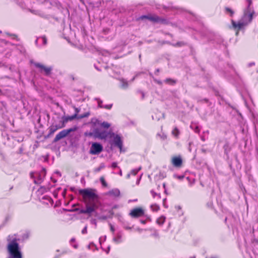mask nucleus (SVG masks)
I'll list each match as a JSON object with an SVG mask.
<instances>
[{
  "instance_id": "obj_1",
  "label": "nucleus",
  "mask_w": 258,
  "mask_h": 258,
  "mask_svg": "<svg viewBox=\"0 0 258 258\" xmlns=\"http://www.w3.org/2000/svg\"><path fill=\"white\" fill-rule=\"evenodd\" d=\"M95 191L96 190L92 188L82 189L79 191V194L83 197L86 204V212L88 214L94 212L98 208V196Z\"/></svg>"
},
{
  "instance_id": "obj_2",
  "label": "nucleus",
  "mask_w": 258,
  "mask_h": 258,
  "mask_svg": "<svg viewBox=\"0 0 258 258\" xmlns=\"http://www.w3.org/2000/svg\"><path fill=\"white\" fill-rule=\"evenodd\" d=\"M252 4V0H245V8L243 10V15L240 20L238 23H236L232 20L233 27L235 30L238 31L241 29L252 21L253 16L255 14Z\"/></svg>"
},
{
  "instance_id": "obj_3",
  "label": "nucleus",
  "mask_w": 258,
  "mask_h": 258,
  "mask_svg": "<svg viewBox=\"0 0 258 258\" xmlns=\"http://www.w3.org/2000/svg\"><path fill=\"white\" fill-rule=\"evenodd\" d=\"M90 114H74L71 116H63L62 117H58L57 120L54 122L48 128V136L52 135L57 130L64 127L66 123L75 119H81L87 117Z\"/></svg>"
},
{
  "instance_id": "obj_4",
  "label": "nucleus",
  "mask_w": 258,
  "mask_h": 258,
  "mask_svg": "<svg viewBox=\"0 0 258 258\" xmlns=\"http://www.w3.org/2000/svg\"><path fill=\"white\" fill-rule=\"evenodd\" d=\"M12 236L11 235H9L7 237L8 258H22V253L17 239L16 238L12 239Z\"/></svg>"
},
{
  "instance_id": "obj_5",
  "label": "nucleus",
  "mask_w": 258,
  "mask_h": 258,
  "mask_svg": "<svg viewBox=\"0 0 258 258\" xmlns=\"http://www.w3.org/2000/svg\"><path fill=\"white\" fill-rule=\"evenodd\" d=\"M46 170L45 168H42L40 172H31L30 173V177L34 180L35 184H40L42 182L43 179L46 175Z\"/></svg>"
},
{
  "instance_id": "obj_6",
  "label": "nucleus",
  "mask_w": 258,
  "mask_h": 258,
  "mask_svg": "<svg viewBox=\"0 0 258 258\" xmlns=\"http://www.w3.org/2000/svg\"><path fill=\"white\" fill-rule=\"evenodd\" d=\"M78 129L77 126H74L73 127L63 130L60 132L58 134L56 135L53 140V142L55 143L59 141L60 140L66 137L72 132L76 131Z\"/></svg>"
},
{
  "instance_id": "obj_7",
  "label": "nucleus",
  "mask_w": 258,
  "mask_h": 258,
  "mask_svg": "<svg viewBox=\"0 0 258 258\" xmlns=\"http://www.w3.org/2000/svg\"><path fill=\"white\" fill-rule=\"evenodd\" d=\"M109 138L111 139L112 145L118 147L120 149V151H121L123 144L120 136L112 132Z\"/></svg>"
},
{
  "instance_id": "obj_8",
  "label": "nucleus",
  "mask_w": 258,
  "mask_h": 258,
  "mask_svg": "<svg viewBox=\"0 0 258 258\" xmlns=\"http://www.w3.org/2000/svg\"><path fill=\"white\" fill-rule=\"evenodd\" d=\"M111 133L112 132H110L100 131L98 129H95L93 132L90 133L89 135L90 136H94L96 138H98L101 139H105L107 138H109Z\"/></svg>"
},
{
  "instance_id": "obj_9",
  "label": "nucleus",
  "mask_w": 258,
  "mask_h": 258,
  "mask_svg": "<svg viewBox=\"0 0 258 258\" xmlns=\"http://www.w3.org/2000/svg\"><path fill=\"white\" fill-rule=\"evenodd\" d=\"M140 19L141 20L147 19L152 22L160 23H164L166 21L165 19L157 16L143 15L140 17Z\"/></svg>"
},
{
  "instance_id": "obj_10",
  "label": "nucleus",
  "mask_w": 258,
  "mask_h": 258,
  "mask_svg": "<svg viewBox=\"0 0 258 258\" xmlns=\"http://www.w3.org/2000/svg\"><path fill=\"white\" fill-rule=\"evenodd\" d=\"M103 147L100 143L95 142L93 143L90 150V153L92 155H97L102 152Z\"/></svg>"
},
{
  "instance_id": "obj_11",
  "label": "nucleus",
  "mask_w": 258,
  "mask_h": 258,
  "mask_svg": "<svg viewBox=\"0 0 258 258\" xmlns=\"http://www.w3.org/2000/svg\"><path fill=\"white\" fill-rule=\"evenodd\" d=\"M34 64L35 67L39 69V72L41 73L44 72L45 76H49L52 70V68L51 67H46L38 62H35Z\"/></svg>"
},
{
  "instance_id": "obj_12",
  "label": "nucleus",
  "mask_w": 258,
  "mask_h": 258,
  "mask_svg": "<svg viewBox=\"0 0 258 258\" xmlns=\"http://www.w3.org/2000/svg\"><path fill=\"white\" fill-rule=\"evenodd\" d=\"M144 214V210L141 208H137L133 209L130 215L133 218H138L143 216Z\"/></svg>"
},
{
  "instance_id": "obj_13",
  "label": "nucleus",
  "mask_w": 258,
  "mask_h": 258,
  "mask_svg": "<svg viewBox=\"0 0 258 258\" xmlns=\"http://www.w3.org/2000/svg\"><path fill=\"white\" fill-rule=\"evenodd\" d=\"M39 201L46 205L52 206L53 201L51 198L48 196H44L42 198H39Z\"/></svg>"
},
{
  "instance_id": "obj_14",
  "label": "nucleus",
  "mask_w": 258,
  "mask_h": 258,
  "mask_svg": "<svg viewBox=\"0 0 258 258\" xmlns=\"http://www.w3.org/2000/svg\"><path fill=\"white\" fill-rule=\"evenodd\" d=\"M106 195L109 196L114 197V198L118 197L120 195V191L117 188H114V189H112L109 190L106 194Z\"/></svg>"
},
{
  "instance_id": "obj_15",
  "label": "nucleus",
  "mask_w": 258,
  "mask_h": 258,
  "mask_svg": "<svg viewBox=\"0 0 258 258\" xmlns=\"http://www.w3.org/2000/svg\"><path fill=\"white\" fill-rule=\"evenodd\" d=\"M113 241L116 244L122 242V239L121 232H119L116 234V235L113 238Z\"/></svg>"
},
{
  "instance_id": "obj_16",
  "label": "nucleus",
  "mask_w": 258,
  "mask_h": 258,
  "mask_svg": "<svg viewBox=\"0 0 258 258\" xmlns=\"http://www.w3.org/2000/svg\"><path fill=\"white\" fill-rule=\"evenodd\" d=\"M95 100H96L97 101L98 106L100 108H105L106 109H110L112 106V104L103 105H102L103 101L101 100H100L99 98H95Z\"/></svg>"
},
{
  "instance_id": "obj_17",
  "label": "nucleus",
  "mask_w": 258,
  "mask_h": 258,
  "mask_svg": "<svg viewBox=\"0 0 258 258\" xmlns=\"http://www.w3.org/2000/svg\"><path fill=\"white\" fill-rule=\"evenodd\" d=\"M118 80L120 82L119 86L121 88L126 89L128 88V83L126 80L122 78H119Z\"/></svg>"
},
{
  "instance_id": "obj_18",
  "label": "nucleus",
  "mask_w": 258,
  "mask_h": 258,
  "mask_svg": "<svg viewBox=\"0 0 258 258\" xmlns=\"http://www.w3.org/2000/svg\"><path fill=\"white\" fill-rule=\"evenodd\" d=\"M49 190V187H45L44 186H41L37 190V194L38 196L42 195L44 192Z\"/></svg>"
},
{
  "instance_id": "obj_19",
  "label": "nucleus",
  "mask_w": 258,
  "mask_h": 258,
  "mask_svg": "<svg viewBox=\"0 0 258 258\" xmlns=\"http://www.w3.org/2000/svg\"><path fill=\"white\" fill-rule=\"evenodd\" d=\"M36 118V122L34 121V122L35 127L39 128L42 127L43 125L41 123V118L40 116L39 115V114H37Z\"/></svg>"
},
{
  "instance_id": "obj_20",
  "label": "nucleus",
  "mask_w": 258,
  "mask_h": 258,
  "mask_svg": "<svg viewBox=\"0 0 258 258\" xmlns=\"http://www.w3.org/2000/svg\"><path fill=\"white\" fill-rule=\"evenodd\" d=\"M190 127L196 133H199L200 131L199 125L197 123L192 122L190 125Z\"/></svg>"
},
{
  "instance_id": "obj_21",
  "label": "nucleus",
  "mask_w": 258,
  "mask_h": 258,
  "mask_svg": "<svg viewBox=\"0 0 258 258\" xmlns=\"http://www.w3.org/2000/svg\"><path fill=\"white\" fill-rule=\"evenodd\" d=\"M164 114H153L152 116V119L156 121H159V120L164 118Z\"/></svg>"
},
{
  "instance_id": "obj_22",
  "label": "nucleus",
  "mask_w": 258,
  "mask_h": 258,
  "mask_svg": "<svg viewBox=\"0 0 258 258\" xmlns=\"http://www.w3.org/2000/svg\"><path fill=\"white\" fill-rule=\"evenodd\" d=\"M165 217L163 216H161L157 219L156 222L159 225H162L165 222Z\"/></svg>"
},
{
  "instance_id": "obj_23",
  "label": "nucleus",
  "mask_w": 258,
  "mask_h": 258,
  "mask_svg": "<svg viewBox=\"0 0 258 258\" xmlns=\"http://www.w3.org/2000/svg\"><path fill=\"white\" fill-rule=\"evenodd\" d=\"M164 82L167 83V84H170L171 85H174L176 84V81L175 80H173V79H170V78H168V79H166Z\"/></svg>"
},
{
  "instance_id": "obj_24",
  "label": "nucleus",
  "mask_w": 258,
  "mask_h": 258,
  "mask_svg": "<svg viewBox=\"0 0 258 258\" xmlns=\"http://www.w3.org/2000/svg\"><path fill=\"white\" fill-rule=\"evenodd\" d=\"M151 194L153 198H157L158 199H161L160 194L156 193L153 190H151Z\"/></svg>"
},
{
  "instance_id": "obj_25",
  "label": "nucleus",
  "mask_w": 258,
  "mask_h": 258,
  "mask_svg": "<svg viewBox=\"0 0 258 258\" xmlns=\"http://www.w3.org/2000/svg\"><path fill=\"white\" fill-rule=\"evenodd\" d=\"M151 210L154 212H156L159 210V206L157 204H153L151 205Z\"/></svg>"
},
{
  "instance_id": "obj_26",
  "label": "nucleus",
  "mask_w": 258,
  "mask_h": 258,
  "mask_svg": "<svg viewBox=\"0 0 258 258\" xmlns=\"http://www.w3.org/2000/svg\"><path fill=\"white\" fill-rule=\"evenodd\" d=\"M172 165L177 167V156H175L172 158V161H171Z\"/></svg>"
},
{
  "instance_id": "obj_27",
  "label": "nucleus",
  "mask_w": 258,
  "mask_h": 258,
  "mask_svg": "<svg viewBox=\"0 0 258 258\" xmlns=\"http://www.w3.org/2000/svg\"><path fill=\"white\" fill-rule=\"evenodd\" d=\"M157 136L159 137L162 140H165L167 138L166 135L164 133H158Z\"/></svg>"
},
{
  "instance_id": "obj_28",
  "label": "nucleus",
  "mask_w": 258,
  "mask_h": 258,
  "mask_svg": "<svg viewBox=\"0 0 258 258\" xmlns=\"http://www.w3.org/2000/svg\"><path fill=\"white\" fill-rule=\"evenodd\" d=\"M141 169V167H140L136 169H134L131 171V174L133 175H136L138 172Z\"/></svg>"
},
{
  "instance_id": "obj_29",
  "label": "nucleus",
  "mask_w": 258,
  "mask_h": 258,
  "mask_svg": "<svg viewBox=\"0 0 258 258\" xmlns=\"http://www.w3.org/2000/svg\"><path fill=\"white\" fill-rule=\"evenodd\" d=\"M100 181L102 185L104 187H107V182L105 181V179L103 177H101L100 178Z\"/></svg>"
},
{
  "instance_id": "obj_30",
  "label": "nucleus",
  "mask_w": 258,
  "mask_h": 258,
  "mask_svg": "<svg viewBox=\"0 0 258 258\" xmlns=\"http://www.w3.org/2000/svg\"><path fill=\"white\" fill-rule=\"evenodd\" d=\"M101 126L104 128H108L110 127V124L107 122L104 121L101 124Z\"/></svg>"
},
{
  "instance_id": "obj_31",
  "label": "nucleus",
  "mask_w": 258,
  "mask_h": 258,
  "mask_svg": "<svg viewBox=\"0 0 258 258\" xmlns=\"http://www.w3.org/2000/svg\"><path fill=\"white\" fill-rule=\"evenodd\" d=\"M225 11L226 12L229 13L230 14L231 16H232L234 14V11L232 10H231V9H230L229 8L226 7L225 8Z\"/></svg>"
},
{
  "instance_id": "obj_32",
  "label": "nucleus",
  "mask_w": 258,
  "mask_h": 258,
  "mask_svg": "<svg viewBox=\"0 0 258 258\" xmlns=\"http://www.w3.org/2000/svg\"><path fill=\"white\" fill-rule=\"evenodd\" d=\"M105 167L103 163H102L100 164V165L99 166V167H98V168H96L95 169V172H99L100 171L102 168H103L104 167Z\"/></svg>"
},
{
  "instance_id": "obj_33",
  "label": "nucleus",
  "mask_w": 258,
  "mask_h": 258,
  "mask_svg": "<svg viewBox=\"0 0 258 258\" xmlns=\"http://www.w3.org/2000/svg\"><path fill=\"white\" fill-rule=\"evenodd\" d=\"M172 134L175 137H176L177 136V127H175L174 128V129L172 131Z\"/></svg>"
},
{
  "instance_id": "obj_34",
  "label": "nucleus",
  "mask_w": 258,
  "mask_h": 258,
  "mask_svg": "<svg viewBox=\"0 0 258 258\" xmlns=\"http://www.w3.org/2000/svg\"><path fill=\"white\" fill-rule=\"evenodd\" d=\"M41 39H42V43L43 45H45L47 43V39L45 36H43L41 37Z\"/></svg>"
},
{
  "instance_id": "obj_35",
  "label": "nucleus",
  "mask_w": 258,
  "mask_h": 258,
  "mask_svg": "<svg viewBox=\"0 0 258 258\" xmlns=\"http://www.w3.org/2000/svg\"><path fill=\"white\" fill-rule=\"evenodd\" d=\"M82 233L85 234L87 233V226H85V227L82 230Z\"/></svg>"
},
{
  "instance_id": "obj_36",
  "label": "nucleus",
  "mask_w": 258,
  "mask_h": 258,
  "mask_svg": "<svg viewBox=\"0 0 258 258\" xmlns=\"http://www.w3.org/2000/svg\"><path fill=\"white\" fill-rule=\"evenodd\" d=\"M188 181H189V183L190 185H191L192 183H194V181H195V179H192L191 180L189 178V177H187L186 178Z\"/></svg>"
},
{
  "instance_id": "obj_37",
  "label": "nucleus",
  "mask_w": 258,
  "mask_h": 258,
  "mask_svg": "<svg viewBox=\"0 0 258 258\" xmlns=\"http://www.w3.org/2000/svg\"><path fill=\"white\" fill-rule=\"evenodd\" d=\"M182 163V160L180 156H178V167H179Z\"/></svg>"
},
{
  "instance_id": "obj_38",
  "label": "nucleus",
  "mask_w": 258,
  "mask_h": 258,
  "mask_svg": "<svg viewBox=\"0 0 258 258\" xmlns=\"http://www.w3.org/2000/svg\"><path fill=\"white\" fill-rule=\"evenodd\" d=\"M109 226H110V230L111 231L114 233V231H115V228L114 227H113V226L110 223L109 224Z\"/></svg>"
},
{
  "instance_id": "obj_39",
  "label": "nucleus",
  "mask_w": 258,
  "mask_h": 258,
  "mask_svg": "<svg viewBox=\"0 0 258 258\" xmlns=\"http://www.w3.org/2000/svg\"><path fill=\"white\" fill-rule=\"evenodd\" d=\"M111 167L113 168L117 167V163L115 162H113L111 164Z\"/></svg>"
},
{
  "instance_id": "obj_40",
  "label": "nucleus",
  "mask_w": 258,
  "mask_h": 258,
  "mask_svg": "<svg viewBox=\"0 0 258 258\" xmlns=\"http://www.w3.org/2000/svg\"><path fill=\"white\" fill-rule=\"evenodd\" d=\"M100 220H106L107 219V217L106 216H101L98 218Z\"/></svg>"
},
{
  "instance_id": "obj_41",
  "label": "nucleus",
  "mask_w": 258,
  "mask_h": 258,
  "mask_svg": "<svg viewBox=\"0 0 258 258\" xmlns=\"http://www.w3.org/2000/svg\"><path fill=\"white\" fill-rule=\"evenodd\" d=\"M75 113H79V112H80L81 111V108L80 107H79V108L75 107Z\"/></svg>"
},
{
  "instance_id": "obj_42",
  "label": "nucleus",
  "mask_w": 258,
  "mask_h": 258,
  "mask_svg": "<svg viewBox=\"0 0 258 258\" xmlns=\"http://www.w3.org/2000/svg\"><path fill=\"white\" fill-rule=\"evenodd\" d=\"M138 92L141 93V94L142 95V99H143L144 98V96H145V94H144V92L141 91H139Z\"/></svg>"
},
{
  "instance_id": "obj_43",
  "label": "nucleus",
  "mask_w": 258,
  "mask_h": 258,
  "mask_svg": "<svg viewBox=\"0 0 258 258\" xmlns=\"http://www.w3.org/2000/svg\"><path fill=\"white\" fill-rule=\"evenodd\" d=\"M91 222L92 224H94L95 226H97V222L95 219L92 220Z\"/></svg>"
},
{
  "instance_id": "obj_44",
  "label": "nucleus",
  "mask_w": 258,
  "mask_h": 258,
  "mask_svg": "<svg viewBox=\"0 0 258 258\" xmlns=\"http://www.w3.org/2000/svg\"><path fill=\"white\" fill-rule=\"evenodd\" d=\"M154 81L155 82H156L157 84H159V85H161L162 84V82L161 81H159V80H156L155 79H154Z\"/></svg>"
},
{
  "instance_id": "obj_45",
  "label": "nucleus",
  "mask_w": 258,
  "mask_h": 258,
  "mask_svg": "<svg viewBox=\"0 0 258 258\" xmlns=\"http://www.w3.org/2000/svg\"><path fill=\"white\" fill-rule=\"evenodd\" d=\"M80 213H81V214H87L86 209H81L80 210Z\"/></svg>"
},
{
  "instance_id": "obj_46",
  "label": "nucleus",
  "mask_w": 258,
  "mask_h": 258,
  "mask_svg": "<svg viewBox=\"0 0 258 258\" xmlns=\"http://www.w3.org/2000/svg\"><path fill=\"white\" fill-rule=\"evenodd\" d=\"M212 202H209L207 203V206L208 207L211 208L212 207Z\"/></svg>"
},
{
  "instance_id": "obj_47",
  "label": "nucleus",
  "mask_w": 258,
  "mask_h": 258,
  "mask_svg": "<svg viewBox=\"0 0 258 258\" xmlns=\"http://www.w3.org/2000/svg\"><path fill=\"white\" fill-rule=\"evenodd\" d=\"M255 64L254 62H250L248 64V67H251Z\"/></svg>"
},
{
  "instance_id": "obj_48",
  "label": "nucleus",
  "mask_w": 258,
  "mask_h": 258,
  "mask_svg": "<svg viewBox=\"0 0 258 258\" xmlns=\"http://www.w3.org/2000/svg\"><path fill=\"white\" fill-rule=\"evenodd\" d=\"M180 208L178 206V215L183 214V213L182 212V211H180Z\"/></svg>"
},
{
  "instance_id": "obj_49",
  "label": "nucleus",
  "mask_w": 258,
  "mask_h": 258,
  "mask_svg": "<svg viewBox=\"0 0 258 258\" xmlns=\"http://www.w3.org/2000/svg\"><path fill=\"white\" fill-rule=\"evenodd\" d=\"M8 34L9 35V34ZM10 35L13 36V38L17 39V40H18V39L17 38V36L16 35H15V34H13V35L10 34Z\"/></svg>"
},
{
  "instance_id": "obj_50",
  "label": "nucleus",
  "mask_w": 258,
  "mask_h": 258,
  "mask_svg": "<svg viewBox=\"0 0 258 258\" xmlns=\"http://www.w3.org/2000/svg\"><path fill=\"white\" fill-rule=\"evenodd\" d=\"M124 228L126 230H130V229H132V227H129V226H124Z\"/></svg>"
},
{
  "instance_id": "obj_51",
  "label": "nucleus",
  "mask_w": 258,
  "mask_h": 258,
  "mask_svg": "<svg viewBox=\"0 0 258 258\" xmlns=\"http://www.w3.org/2000/svg\"><path fill=\"white\" fill-rule=\"evenodd\" d=\"M159 72H160V70H159V69H157L155 70V74H157Z\"/></svg>"
},
{
  "instance_id": "obj_52",
  "label": "nucleus",
  "mask_w": 258,
  "mask_h": 258,
  "mask_svg": "<svg viewBox=\"0 0 258 258\" xmlns=\"http://www.w3.org/2000/svg\"><path fill=\"white\" fill-rule=\"evenodd\" d=\"M140 222H141V223L144 224L146 223V220H141Z\"/></svg>"
},
{
  "instance_id": "obj_53",
  "label": "nucleus",
  "mask_w": 258,
  "mask_h": 258,
  "mask_svg": "<svg viewBox=\"0 0 258 258\" xmlns=\"http://www.w3.org/2000/svg\"><path fill=\"white\" fill-rule=\"evenodd\" d=\"M131 175V173L127 174V175H126V178H129L130 177Z\"/></svg>"
},
{
  "instance_id": "obj_54",
  "label": "nucleus",
  "mask_w": 258,
  "mask_h": 258,
  "mask_svg": "<svg viewBox=\"0 0 258 258\" xmlns=\"http://www.w3.org/2000/svg\"><path fill=\"white\" fill-rule=\"evenodd\" d=\"M38 38L36 39V40H35V44L36 45H38Z\"/></svg>"
},
{
  "instance_id": "obj_55",
  "label": "nucleus",
  "mask_w": 258,
  "mask_h": 258,
  "mask_svg": "<svg viewBox=\"0 0 258 258\" xmlns=\"http://www.w3.org/2000/svg\"><path fill=\"white\" fill-rule=\"evenodd\" d=\"M138 231H139V232H141L142 231V229H140L139 228H137L136 229Z\"/></svg>"
},
{
  "instance_id": "obj_56",
  "label": "nucleus",
  "mask_w": 258,
  "mask_h": 258,
  "mask_svg": "<svg viewBox=\"0 0 258 258\" xmlns=\"http://www.w3.org/2000/svg\"><path fill=\"white\" fill-rule=\"evenodd\" d=\"M56 174H58L59 176H60V175H61V174H60V172H59V171H56Z\"/></svg>"
},
{
  "instance_id": "obj_57",
  "label": "nucleus",
  "mask_w": 258,
  "mask_h": 258,
  "mask_svg": "<svg viewBox=\"0 0 258 258\" xmlns=\"http://www.w3.org/2000/svg\"><path fill=\"white\" fill-rule=\"evenodd\" d=\"M119 174L120 175H122V171H121V170H120Z\"/></svg>"
},
{
  "instance_id": "obj_58",
  "label": "nucleus",
  "mask_w": 258,
  "mask_h": 258,
  "mask_svg": "<svg viewBox=\"0 0 258 258\" xmlns=\"http://www.w3.org/2000/svg\"><path fill=\"white\" fill-rule=\"evenodd\" d=\"M140 178H141V177H140L139 179H138V180H137V183H138H138H139V182H140Z\"/></svg>"
},
{
  "instance_id": "obj_59",
  "label": "nucleus",
  "mask_w": 258,
  "mask_h": 258,
  "mask_svg": "<svg viewBox=\"0 0 258 258\" xmlns=\"http://www.w3.org/2000/svg\"><path fill=\"white\" fill-rule=\"evenodd\" d=\"M149 75H150L151 77H153V74H152V73H149Z\"/></svg>"
},
{
  "instance_id": "obj_60",
  "label": "nucleus",
  "mask_w": 258,
  "mask_h": 258,
  "mask_svg": "<svg viewBox=\"0 0 258 258\" xmlns=\"http://www.w3.org/2000/svg\"><path fill=\"white\" fill-rule=\"evenodd\" d=\"M135 77H134L132 79V80H131V81H132V82L134 81V80H135Z\"/></svg>"
},
{
  "instance_id": "obj_61",
  "label": "nucleus",
  "mask_w": 258,
  "mask_h": 258,
  "mask_svg": "<svg viewBox=\"0 0 258 258\" xmlns=\"http://www.w3.org/2000/svg\"><path fill=\"white\" fill-rule=\"evenodd\" d=\"M178 179L182 178H183V176L181 177V176H178Z\"/></svg>"
},
{
  "instance_id": "obj_62",
  "label": "nucleus",
  "mask_w": 258,
  "mask_h": 258,
  "mask_svg": "<svg viewBox=\"0 0 258 258\" xmlns=\"http://www.w3.org/2000/svg\"><path fill=\"white\" fill-rule=\"evenodd\" d=\"M108 31H109L108 29H106L104 30V31H105V32H108Z\"/></svg>"
},
{
  "instance_id": "obj_63",
  "label": "nucleus",
  "mask_w": 258,
  "mask_h": 258,
  "mask_svg": "<svg viewBox=\"0 0 258 258\" xmlns=\"http://www.w3.org/2000/svg\"><path fill=\"white\" fill-rule=\"evenodd\" d=\"M201 139H202V140L203 141H205V139H204V137H202V138H201Z\"/></svg>"
},
{
  "instance_id": "obj_64",
  "label": "nucleus",
  "mask_w": 258,
  "mask_h": 258,
  "mask_svg": "<svg viewBox=\"0 0 258 258\" xmlns=\"http://www.w3.org/2000/svg\"><path fill=\"white\" fill-rule=\"evenodd\" d=\"M95 68L98 70V71H100V70L98 69V68H97L96 67H95Z\"/></svg>"
}]
</instances>
